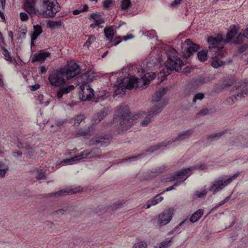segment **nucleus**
Instances as JSON below:
<instances>
[{
	"mask_svg": "<svg viewBox=\"0 0 248 248\" xmlns=\"http://www.w3.org/2000/svg\"><path fill=\"white\" fill-rule=\"evenodd\" d=\"M80 72L79 65L74 61H70L63 67L53 70L48 76V82L52 87H60L66 81L78 75Z\"/></svg>",
	"mask_w": 248,
	"mask_h": 248,
	"instance_id": "f257e3e1",
	"label": "nucleus"
},
{
	"mask_svg": "<svg viewBox=\"0 0 248 248\" xmlns=\"http://www.w3.org/2000/svg\"><path fill=\"white\" fill-rule=\"evenodd\" d=\"M115 118H118L120 121L119 128L122 131H125L129 129L133 125V122L137 119L138 116H131L129 107L127 105H121L116 108L114 114Z\"/></svg>",
	"mask_w": 248,
	"mask_h": 248,
	"instance_id": "f03ea898",
	"label": "nucleus"
},
{
	"mask_svg": "<svg viewBox=\"0 0 248 248\" xmlns=\"http://www.w3.org/2000/svg\"><path fill=\"white\" fill-rule=\"evenodd\" d=\"M175 50L170 51L167 53V60L165 62V68L162 70L163 77H166L171 71H179L184 65L183 62L176 55Z\"/></svg>",
	"mask_w": 248,
	"mask_h": 248,
	"instance_id": "7ed1b4c3",
	"label": "nucleus"
},
{
	"mask_svg": "<svg viewBox=\"0 0 248 248\" xmlns=\"http://www.w3.org/2000/svg\"><path fill=\"white\" fill-rule=\"evenodd\" d=\"M40 9L38 15L44 17H54L61 10V7L57 0H39Z\"/></svg>",
	"mask_w": 248,
	"mask_h": 248,
	"instance_id": "20e7f679",
	"label": "nucleus"
},
{
	"mask_svg": "<svg viewBox=\"0 0 248 248\" xmlns=\"http://www.w3.org/2000/svg\"><path fill=\"white\" fill-rule=\"evenodd\" d=\"M248 95V82L242 81L238 82L236 85L235 93L229 97L226 101L228 104L232 105L235 100L241 99Z\"/></svg>",
	"mask_w": 248,
	"mask_h": 248,
	"instance_id": "39448f33",
	"label": "nucleus"
},
{
	"mask_svg": "<svg viewBox=\"0 0 248 248\" xmlns=\"http://www.w3.org/2000/svg\"><path fill=\"white\" fill-rule=\"evenodd\" d=\"M81 93L80 94V97L82 101L93 100L95 102L99 100H103L106 99V95H102L100 93L94 94V91L88 85L85 84L80 86Z\"/></svg>",
	"mask_w": 248,
	"mask_h": 248,
	"instance_id": "423d86ee",
	"label": "nucleus"
},
{
	"mask_svg": "<svg viewBox=\"0 0 248 248\" xmlns=\"http://www.w3.org/2000/svg\"><path fill=\"white\" fill-rule=\"evenodd\" d=\"M238 176V174H235L227 179H224L223 177L216 179L213 181L211 186L208 188V190L212 191L213 194H216L230 184L231 182Z\"/></svg>",
	"mask_w": 248,
	"mask_h": 248,
	"instance_id": "0eeeda50",
	"label": "nucleus"
},
{
	"mask_svg": "<svg viewBox=\"0 0 248 248\" xmlns=\"http://www.w3.org/2000/svg\"><path fill=\"white\" fill-rule=\"evenodd\" d=\"M182 50L181 52L183 57L186 59H188L194 53L200 49L199 45L193 43L190 39H186L184 43L182 44Z\"/></svg>",
	"mask_w": 248,
	"mask_h": 248,
	"instance_id": "6e6552de",
	"label": "nucleus"
},
{
	"mask_svg": "<svg viewBox=\"0 0 248 248\" xmlns=\"http://www.w3.org/2000/svg\"><path fill=\"white\" fill-rule=\"evenodd\" d=\"M182 50L181 52L183 57L186 59H188L194 53L200 49L199 45L193 43L190 39H186L184 43L182 44Z\"/></svg>",
	"mask_w": 248,
	"mask_h": 248,
	"instance_id": "1a4fd4ad",
	"label": "nucleus"
},
{
	"mask_svg": "<svg viewBox=\"0 0 248 248\" xmlns=\"http://www.w3.org/2000/svg\"><path fill=\"white\" fill-rule=\"evenodd\" d=\"M182 50L181 52L183 57L186 59H188L194 53L200 49L199 45L193 43L190 39H186L184 43L182 44Z\"/></svg>",
	"mask_w": 248,
	"mask_h": 248,
	"instance_id": "9d476101",
	"label": "nucleus"
},
{
	"mask_svg": "<svg viewBox=\"0 0 248 248\" xmlns=\"http://www.w3.org/2000/svg\"><path fill=\"white\" fill-rule=\"evenodd\" d=\"M169 90V88H162L159 89L158 91L155 92L154 95L153 96L152 102L155 103L152 107H155L157 109L158 107L161 108L162 110L163 107L166 105L164 103V101L162 100V97Z\"/></svg>",
	"mask_w": 248,
	"mask_h": 248,
	"instance_id": "9b49d317",
	"label": "nucleus"
},
{
	"mask_svg": "<svg viewBox=\"0 0 248 248\" xmlns=\"http://www.w3.org/2000/svg\"><path fill=\"white\" fill-rule=\"evenodd\" d=\"M82 190V188L80 186H70L67 188L62 189L57 192H52L48 194L47 197H60L66 196L72 194H75L79 192Z\"/></svg>",
	"mask_w": 248,
	"mask_h": 248,
	"instance_id": "f8f14e48",
	"label": "nucleus"
},
{
	"mask_svg": "<svg viewBox=\"0 0 248 248\" xmlns=\"http://www.w3.org/2000/svg\"><path fill=\"white\" fill-rule=\"evenodd\" d=\"M209 58L213 59L216 58H222L226 53L223 46H209L207 50Z\"/></svg>",
	"mask_w": 248,
	"mask_h": 248,
	"instance_id": "ddd939ff",
	"label": "nucleus"
},
{
	"mask_svg": "<svg viewBox=\"0 0 248 248\" xmlns=\"http://www.w3.org/2000/svg\"><path fill=\"white\" fill-rule=\"evenodd\" d=\"M173 214V210L171 208L165 210L159 216L158 224L163 226L168 224L171 219Z\"/></svg>",
	"mask_w": 248,
	"mask_h": 248,
	"instance_id": "4468645a",
	"label": "nucleus"
},
{
	"mask_svg": "<svg viewBox=\"0 0 248 248\" xmlns=\"http://www.w3.org/2000/svg\"><path fill=\"white\" fill-rule=\"evenodd\" d=\"M110 138L109 135H106L92 138L90 140V144L95 146L99 145L101 146H106L109 144Z\"/></svg>",
	"mask_w": 248,
	"mask_h": 248,
	"instance_id": "2eb2a0df",
	"label": "nucleus"
},
{
	"mask_svg": "<svg viewBox=\"0 0 248 248\" xmlns=\"http://www.w3.org/2000/svg\"><path fill=\"white\" fill-rule=\"evenodd\" d=\"M237 33L238 30L236 29V27L234 26L227 34V42L229 43L232 41L234 44H241L242 43V39L243 37V36L242 35L239 34L236 40L232 41L233 38L237 35Z\"/></svg>",
	"mask_w": 248,
	"mask_h": 248,
	"instance_id": "dca6fc26",
	"label": "nucleus"
},
{
	"mask_svg": "<svg viewBox=\"0 0 248 248\" xmlns=\"http://www.w3.org/2000/svg\"><path fill=\"white\" fill-rule=\"evenodd\" d=\"M161 111V108L158 107L157 109H156V107H152L150 110L148 112L147 117H146L144 120L141 122V125L143 126H147L151 122V119L153 117V116L159 113Z\"/></svg>",
	"mask_w": 248,
	"mask_h": 248,
	"instance_id": "f3484780",
	"label": "nucleus"
},
{
	"mask_svg": "<svg viewBox=\"0 0 248 248\" xmlns=\"http://www.w3.org/2000/svg\"><path fill=\"white\" fill-rule=\"evenodd\" d=\"M59 87V90L56 93L57 97L59 99H61L63 95L68 94L75 89L73 85L64 84Z\"/></svg>",
	"mask_w": 248,
	"mask_h": 248,
	"instance_id": "a211bd4d",
	"label": "nucleus"
},
{
	"mask_svg": "<svg viewBox=\"0 0 248 248\" xmlns=\"http://www.w3.org/2000/svg\"><path fill=\"white\" fill-rule=\"evenodd\" d=\"M88 17L90 20H93L95 26H97L101 28L103 27L101 24L104 23L105 22V20L104 18L102 17L101 15L98 12L88 14Z\"/></svg>",
	"mask_w": 248,
	"mask_h": 248,
	"instance_id": "6ab92c4d",
	"label": "nucleus"
},
{
	"mask_svg": "<svg viewBox=\"0 0 248 248\" xmlns=\"http://www.w3.org/2000/svg\"><path fill=\"white\" fill-rule=\"evenodd\" d=\"M95 78L94 72L91 70L85 72L80 76V80L82 84H88L93 80Z\"/></svg>",
	"mask_w": 248,
	"mask_h": 248,
	"instance_id": "aec40b11",
	"label": "nucleus"
},
{
	"mask_svg": "<svg viewBox=\"0 0 248 248\" xmlns=\"http://www.w3.org/2000/svg\"><path fill=\"white\" fill-rule=\"evenodd\" d=\"M192 133V129H189L186 131L182 132L179 133L176 138L172 139L171 140H167V141H170L171 144H172L173 142H175L177 141L183 140L188 138Z\"/></svg>",
	"mask_w": 248,
	"mask_h": 248,
	"instance_id": "412c9836",
	"label": "nucleus"
},
{
	"mask_svg": "<svg viewBox=\"0 0 248 248\" xmlns=\"http://www.w3.org/2000/svg\"><path fill=\"white\" fill-rule=\"evenodd\" d=\"M94 129V128L93 125L89 126L87 129H85L81 128L76 132V133L75 134V137H79L81 136H85L89 138L92 136V133Z\"/></svg>",
	"mask_w": 248,
	"mask_h": 248,
	"instance_id": "4be33fe9",
	"label": "nucleus"
},
{
	"mask_svg": "<svg viewBox=\"0 0 248 248\" xmlns=\"http://www.w3.org/2000/svg\"><path fill=\"white\" fill-rule=\"evenodd\" d=\"M50 56V53L44 51H40L38 53H35L31 59V62H44L47 57Z\"/></svg>",
	"mask_w": 248,
	"mask_h": 248,
	"instance_id": "5701e85b",
	"label": "nucleus"
},
{
	"mask_svg": "<svg viewBox=\"0 0 248 248\" xmlns=\"http://www.w3.org/2000/svg\"><path fill=\"white\" fill-rule=\"evenodd\" d=\"M140 81V78H136L135 76H131L128 79V82L125 86V88L131 90L134 87L141 88L142 86H138Z\"/></svg>",
	"mask_w": 248,
	"mask_h": 248,
	"instance_id": "b1692460",
	"label": "nucleus"
},
{
	"mask_svg": "<svg viewBox=\"0 0 248 248\" xmlns=\"http://www.w3.org/2000/svg\"><path fill=\"white\" fill-rule=\"evenodd\" d=\"M107 115V110L104 108L99 112L97 113L93 117L92 120L93 125H95L102 121Z\"/></svg>",
	"mask_w": 248,
	"mask_h": 248,
	"instance_id": "393cba45",
	"label": "nucleus"
},
{
	"mask_svg": "<svg viewBox=\"0 0 248 248\" xmlns=\"http://www.w3.org/2000/svg\"><path fill=\"white\" fill-rule=\"evenodd\" d=\"M185 176H186V177L187 176V170H186L185 169H183L181 170L180 171H176L171 174L170 176L168 178V181L172 182Z\"/></svg>",
	"mask_w": 248,
	"mask_h": 248,
	"instance_id": "a878e982",
	"label": "nucleus"
},
{
	"mask_svg": "<svg viewBox=\"0 0 248 248\" xmlns=\"http://www.w3.org/2000/svg\"><path fill=\"white\" fill-rule=\"evenodd\" d=\"M33 31L31 35V45H33V41L36 40L38 37L43 32L42 26L40 25H34Z\"/></svg>",
	"mask_w": 248,
	"mask_h": 248,
	"instance_id": "bb28decb",
	"label": "nucleus"
},
{
	"mask_svg": "<svg viewBox=\"0 0 248 248\" xmlns=\"http://www.w3.org/2000/svg\"><path fill=\"white\" fill-rule=\"evenodd\" d=\"M223 38L222 34H218L217 37L210 36L207 39V42L209 46H218L222 41Z\"/></svg>",
	"mask_w": 248,
	"mask_h": 248,
	"instance_id": "cd10ccee",
	"label": "nucleus"
},
{
	"mask_svg": "<svg viewBox=\"0 0 248 248\" xmlns=\"http://www.w3.org/2000/svg\"><path fill=\"white\" fill-rule=\"evenodd\" d=\"M207 169V166L205 163H199L196 164L195 166H191L189 168H186L185 170H187V176L186 177V179L188 176H189L192 172V171H193L196 170H203Z\"/></svg>",
	"mask_w": 248,
	"mask_h": 248,
	"instance_id": "c85d7f7f",
	"label": "nucleus"
},
{
	"mask_svg": "<svg viewBox=\"0 0 248 248\" xmlns=\"http://www.w3.org/2000/svg\"><path fill=\"white\" fill-rule=\"evenodd\" d=\"M154 79V77L150 73L144 74L141 78H140L138 86H142V87L143 86H145Z\"/></svg>",
	"mask_w": 248,
	"mask_h": 248,
	"instance_id": "c756f323",
	"label": "nucleus"
},
{
	"mask_svg": "<svg viewBox=\"0 0 248 248\" xmlns=\"http://www.w3.org/2000/svg\"><path fill=\"white\" fill-rule=\"evenodd\" d=\"M171 144L170 141H167V140H165L164 141L159 143L158 144H156L154 146H151L150 148H148L146 150V152H149L150 153H153L155 151L159 150L161 147H165L167 145H169Z\"/></svg>",
	"mask_w": 248,
	"mask_h": 248,
	"instance_id": "7c9ffc66",
	"label": "nucleus"
},
{
	"mask_svg": "<svg viewBox=\"0 0 248 248\" xmlns=\"http://www.w3.org/2000/svg\"><path fill=\"white\" fill-rule=\"evenodd\" d=\"M88 155V158L94 157L101 158L102 156L101 155V150L97 148H94L91 150H86Z\"/></svg>",
	"mask_w": 248,
	"mask_h": 248,
	"instance_id": "2f4dec72",
	"label": "nucleus"
},
{
	"mask_svg": "<svg viewBox=\"0 0 248 248\" xmlns=\"http://www.w3.org/2000/svg\"><path fill=\"white\" fill-rule=\"evenodd\" d=\"M226 130H225L222 131H220L217 133H214L211 134L210 135H208L207 136L206 139L208 142H212L213 141L217 140H218L226 132Z\"/></svg>",
	"mask_w": 248,
	"mask_h": 248,
	"instance_id": "473e14b6",
	"label": "nucleus"
},
{
	"mask_svg": "<svg viewBox=\"0 0 248 248\" xmlns=\"http://www.w3.org/2000/svg\"><path fill=\"white\" fill-rule=\"evenodd\" d=\"M104 32L108 41H111L114 37V29L112 26L105 27Z\"/></svg>",
	"mask_w": 248,
	"mask_h": 248,
	"instance_id": "72a5a7b5",
	"label": "nucleus"
},
{
	"mask_svg": "<svg viewBox=\"0 0 248 248\" xmlns=\"http://www.w3.org/2000/svg\"><path fill=\"white\" fill-rule=\"evenodd\" d=\"M204 213L203 209H199L195 212L190 218V221L192 223L197 222L203 215Z\"/></svg>",
	"mask_w": 248,
	"mask_h": 248,
	"instance_id": "f704fd0d",
	"label": "nucleus"
},
{
	"mask_svg": "<svg viewBox=\"0 0 248 248\" xmlns=\"http://www.w3.org/2000/svg\"><path fill=\"white\" fill-rule=\"evenodd\" d=\"M197 55L199 60L201 62H204L209 58L208 51L206 50H202L198 51Z\"/></svg>",
	"mask_w": 248,
	"mask_h": 248,
	"instance_id": "c9c22d12",
	"label": "nucleus"
},
{
	"mask_svg": "<svg viewBox=\"0 0 248 248\" xmlns=\"http://www.w3.org/2000/svg\"><path fill=\"white\" fill-rule=\"evenodd\" d=\"M62 22L61 20L59 21H52L48 20L47 22V27L51 29H55L56 28H60L62 25Z\"/></svg>",
	"mask_w": 248,
	"mask_h": 248,
	"instance_id": "e433bc0d",
	"label": "nucleus"
},
{
	"mask_svg": "<svg viewBox=\"0 0 248 248\" xmlns=\"http://www.w3.org/2000/svg\"><path fill=\"white\" fill-rule=\"evenodd\" d=\"M34 171L36 172L35 177L38 180H46V175L43 169H36Z\"/></svg>",
	"mask_w": 248,
	"mask_h": 248,
	"instance_id": "4c0bfd02",
	"label": "nucleus"
},
{
	"mask_svg": "<svg viewBox=\"0 0 248 248\" xmlns=\"http://www.w3.org/2000/svg\"><path fill=\"white\" fill-rule=\"evenodd\" d=\"M220 58H216L215 59H212V61L211 62V65L214 68H218L221 66L223 62V61L219 60Z\"/></svg>",
	"mask_w": 248,
	"mask_h": 248,
	"instance_id": "58836bf2",
	"label": "nucleus"
},
{
	"mask_svg": "<svg viewBox=\"0 0 248 248\" xmlns=\"http://www.w3.org/2000/svg\"><path fill=\"white\" fill-rule=\"evenodd\" d=\"M1 49L3 50L2 54L4 56L5 59L9 62H12L13 58L10 55L7 49L4 47H2Z\"/></svg>",
	"mask_w": 248,
	"mask_h": 248,
	"instance_id": "ea45409f",
	"label": "nucleus"
},
{
	"mask_svg": "<svg viewBox=\"0 0 248 248\" xmlns=\"http://www.w3.org/2000/svg\"><path fill=\"white\" fill-rule=\"evenodd\" d=\"M84 119L85 116L83 114H79L76 116L74 118V124L78 125Z\"/></svg>",
	"mask_w": 248,
	"mask_h": 248,
	"instance_id": "a19ab883",
	"label": "nucleus"
},
{
	"mask_svg": "<svg viewBox=\"0 0 248 248\" xmlns=\"http://www.w3.org/2000/svg\"><path fill=\"white\" fill-rule=\"evenodd\" d=\"M131 5L130 0H122L121 3V7L123 10L128 9Z\"/></svg>",
	"mask_w": 248,
	"mask_h": 248,
	"instance_id": "79ce46f5",
	"label": "nucleus"
},
{
	"mask_svg": "<svg viewBox=\"0 0 248 248\" xmlns=\"http://www.w3.org/2000/svg\"><path fill=\"white\" fill-rule=\"evenodd\" d=\"M186 223H188V221L186 222V219L183 220V221L180 222L178 225H177L175 227H174L171 231H170L169 232V234H173L174 232L176 231H177V232L178 233H180L181 232V231H179V230L177 231V230L179 229V228L180 227L182 226L183 224H184Z\"/></svg>",
	"mask_w": 248,
	"mask_h": 248,
	"instance_id": "37998d69",
	"label": "nucleus"
},
{
	"mask_svg": "<svg viewBox=\"0 0 248 248\" xmlns=\"http://www.w3.org/2000/svg\"><path fill=\"white\" fill-rule=\"evenodd\" d=\"M36 0H26L24 7V8H31L35 7Z\"/></svg>",
	"mask_w": 248,
	"mask_h": 248,
	"instance_id": "c03bdc74",
	"label": "nucleus"
},
{
	"mask_svg": "<svg viewBox=\"0 0 248 248\" xmlns=\"http://www.w3.org/2000/svg\"><path fill=\"white\" fill-rule=\"evenodd\" d=\"M172 238L169 239L167 238L165 241L162 242L160 243L158 247H156V248H168L169 246H170V243L171 241Z\"/></svg>",
	"mask_w": 248,
	"mask_h": 248,
	"instance_id": "a18cd8bd",
	"label": "nucleus"
},
{
	"mask_svg": "<svg viewBox=\"0 0 248 248\" xmlns=\"http://www.w3.org/2000/svg\"><path fill=\"white\" fill-rule=\"evenodd\" d=\"M114 0H105L102 2V6L104 9H107L113 6Z\"/></svg>",
	"mask_w": 248,
	"mask_h": 248,
	"instance_id": "49530a36",
	"label": "nucleus"
},
{
	"mask_svg": "<svg viewBox=\"0 0 248 248\" xmlns=\"http://www.w3.org/2000/svg\"><path fill=\"white\" fill-rule=\"evenodd\" d=\"M209 113V109L205 108L201 109L196 115V118H198L200 116H204L206 115Z\"/></svg>",
	"mask_w": 248,
	"mask_h": 248,
	"instance_id": "de8ad7c7",
	"label": "nucleus"
},
{
	"mask_svg": "<svg viewBox=\"0 0 248 248\" xmlns=\"http://www.w3.org/2000/svg\"><path fill=\"white\" fill-rule=\"evenodd\" d=\"M144 156V154H140V155H139L136 156H131L129 158L126 157L125 158L123 159V162H126V161H131L132 160H134V159L136 160L139 158H142Z\"/></svg>",
	"mask_w": 248,
	"mask_h": 248,
	"instance_id": "09e8293b",
	"label": "nucleus"
},
{
	"mask_svg": "<svg viewBox=\"0 0 248 248\" xmlns=\"http://www.w3.org/2000/svg\"><path fill=\"white\" fill-rule=\"evenodd\" d=\"M186 179V178H185L184 179H183L182 180H180L179 181H178V182L175 183L172 186L167 188L165 191H170V190L174 189L175 187L179 186L182 183L184 182Z\"/></svg>",
	"mask_w": 248,
	"mask_h": 248,
	"instance_id": "8fccbe9b",
	"label": "nucleus"
},
{
	"mask_svg": "<svg viewBox=\"0 0 248 248\" xmlns=\"http://www.w3.org/2000/svg\"><path fill=\"white\" fill-rule=\"evenodd\" d=\"M27 12L31 16H33L34 15H37L38 14V11L39 10H36L35 7L31 8H24Z\"/></svg>",
	"mask_w": 248,
	"mask_h": 248,
	"instance_id": "3c124183",
	"label": "nucleus"
},
{
	"mask_svg": "<svg viewBox=\"0 0 248 248\" xmlns=\"http://www.w3.org/2000/svg\"><path fill=\"white\" fill-rule=\"evenodd\" d=\"M234 84L233 79H229L228 80H224L222 84V88H225L232 85Z\"/></svg>",
	"mask_w": 248,
	"mask_h": 248,
	"instance_id": "603ef678",
	"label": "nucleus"
},
{
	"mask_svg": "<svg viewBox=\"0 0 248 248\" xmlns=\"http://www.w3.org/2000/svg\"><path fill=\"white\" fill-rule=\"evenodd\" d=\"M95 41V37L93 35H91L84 43V46L89 47L90 45Z\"/></svg>",
	"mask_w": 248,
	"mask_h": 248,
	"instance_id": "864d4df0",
	"label": "nucleus"
},
{
	"mask_svg": "<svg viewBox=\"0 0 248 248\" xmlns=\"http://www.w3.org/2000/svg\"><path fill=\"white\" fill-rule=\"evenodd\" d=\"M68 212V207H65V208L59 209L57 211L53 212V215L54 216L56 215H59V214L63 215Z\"/></svg>",
	"mask_w": 248,
	"mask_h": 248,
	"instance_id": "5fc2aeb1",
	"label": "nucleus"
},
{
	"mask_svg": "<svg viewBox=\"0 0 248 248\" xmlns=\"http://www.w3.org/2000/svg\"><path fill=\"white\" fill-rule=\"evenodd\" d=\"M147 244L145 242L141 241L136 243L133 248H147Z\"/></svg>",
	"mask_w": 248,
	"mask_h": 248,
	"instance_id": "6e6d98bb",
	"label": "nucleus"
},
{
	"mask_svg": "<svg viewBox=\"0 0 248 248\" xmlns=\"http://www.w3.org/2000/svg\"><path fill=\"white\" fill-rule=\"evenodd\" d=\"M80 160V159L79 156V155H76L71 158L64 159L62 162H63L65 164H67V163H70V162H71L72 161H78V160Z\"/></svg>",
	"mask_w": 248,
	"mask_h": 248,
	"instance_id": "4d7b16f0",
	"label": "nucleus"
},
{
	"mask_svg": "<svg viewBox=\"0 0 248 248\" xmlns=\"http://www.w3.org/2000/svg\"><path fill=\"white\" fill-rule=\"evenodd\" d=\"M27 32V29L26 27L21 29L18 31V34L19 35L18 37V39L24 38L25 37V35Z\"/></svg>",
	"mask_w": 248,
	"mask_h": 248,
	"instance_id": "13d9d810",
	"label": "nucleus"
},
{
	"mask_svg": "<svg viewBox=\"0 0 248 248\" xmlns=\"http://www.w3.org/2000/svg\"><path fill=\"white\" fill-rule=\"evenodd\" d=\"M204 97V94L203 93H198L194 95L193 98V102L196 103L197 100H202Z\"/></svg>",
	"mask_w": 248,
	"mask_h": 248,
	"instance_id": "bf43d9fd",
	"label": "nucleus"
},
{
	"mask_svg": "<svg viewBox=\"0 0 248 248\" xmlns=\"http://www.w3.org/2000/svg\"><path fill=\"white\" fill-rule=\"evenodd\" d=\"M207 194V191L205 189L202 191H197L195 193V195L199 198H202L205 196Z\"/></svg>",
	"mask_w": 248,
	"mask_h": 248,
	"instance_id": "052dcab7",
	"label": "nucleus"
},
{
	"mask_svg": "<svg viewBox=\"0 0 248 248\" xmlns=\"http://www.w3.org/2000/svg\"><path fill=\"white\" fill-rule=\"evenodd\" d=\"M206 82L204 78L200 77L195 80V83L198 85H201Z\"/></svg>",
	"mask_w": 248,
	"mask_h": 248,
	"instance_id": "680f3d73",
	"label": "nucleus"
},
{
	"mask_svg": "<svg viewBox=\"0 0 248 248\" xmlns=\"http://www.w3.org/2000/svg\"><path fill=\"white\" fill-rule=\"evenodd\" d=\"M20 18L21 21H26L29 19L28 15L24 12H21L20 13Z\"/></svg>",
	"mask_w": 248,
	"mask_h": 248,
	"instance_id": "e2e57ef3",
	"label": "nucleus"
},
{
	"mask_svg": "<svg viewBox=\"0 0 248 248\" xmlns=\"http://www.w3.org/2000/svg\"><path fill=\"white\" fill-rule=\"evenodd\" d=\"M163 200V197H159L158 198L153 200L151 202L152 205H155Z\"/></svg>",
	"mask_w": 248,
	"mask_h": 248,
	"instance_id": "0e129e2a",
	"label": "nucleus"
},
{
	"mask_svg": "<svg viewBox=\"0 0 248 248\" xmlns=\"http://www.w3.org/2000/svg\"><path fill=\"white\" fill-rule=\"evenodd\" d=\"M8 170V168L7 167L0 169V177H4Z\"/></svg>",
	"mask_w": 248,
	"mask_h": 248,
	"instance_id": "69168bd1",
	"label": "nucleus"
},
{
	"mask_svg": "<svg viewBox=\"0 0 248 248\" xmlns=\"http://www.w3.org/2000/svg\"><path fill=\"white\" fill-rule=\"evenodd\" d=\"M87 153V152L86 150L80 153V154L79 155V156L80 160L82 159H83V158H88V155H87L88 154Z\"/></svg>",
	"mask_w": 248,
	"mask_h": 248,
	"instance_id": "338daca9",
	"label": "nucleus"
},
{
	"mask_svg": "<svg viewBox=\"0 0 248 248\" xmlns=\"http://www.w3.org/2000/svg\"><path fill=\"white\" fill-rule=\"evenodd\" d=\"M122 41V39L120 36L116 37L112 41V43L114 46L118 45Z\"/></svg>",
	"mask_w": 248,
	"mask_h": 248,
	"instance_id": "774afa93",
	"label": "nucleus"
}]
</instances>
